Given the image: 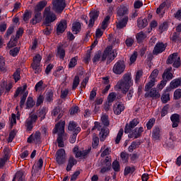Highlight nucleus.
Returning <instances> with one entry per match:
<instances>
[{
    "mask_svg": "<svg viewBox=\"0 0 181 181\" xmlns=\"http://www.w3.org/2000/svg\"><path fill=\"white\" fill-rule=\"evenodd\" d=\"M132 86H134L132 76L131 74L127 73L124 74L122 78L117 82L115 88L116 90H120L124 95H127V98L128 100H131L134 95V88H131Z\"/></svg>",
    "mask_w": 181,
    "mask_h": 181,
    "instance_id": "1",
    "label": "nucleus"
},
{
    "mask_svg": "<svg viewBox=\"0 0 181 181\" xmlns=\"http://www.w3.org/2000/svg\"><path fill=\"white\" fill-rule=\"evenodd\" d=\"M64 127H66V121L61 120L55 124L52 131V134L58 133L57 142L59 148H64V141L69 139V135L64 132Z\"/></svg>",
    "mask_w": 181,
    "mask_h": 181,
    "instance_id": "2",
    "label": "nucleus"
},
{
    "mask_svg": "<svg viewBox=\"0 0 181 181\" xmlns=\"http://www.w3.org/2000/svg\"><path fill=\"white\" fill-rule=\"evenodd\" d=\"M117 54H118L115 49L112 50V46H108L105 49L102 56L101 52L100 51L95 54L93 59V63L100 62V59H101L102 62H105V60L107 59V63H111V62H112L115 57H117Z\"/></svg>",
    "mask_w": 181,
    "mask_h": 181,
    "instance_id": "3",
    "label": "nucleus"
},
{
    "mask_svg": "<svg viewBox=\"0 0 181 181\" xmlns=\"http://www.w3.org/2000/svg\"><path fill=\"white\" fill-rule=\"evenodd\" d=\"M47 3L45 1H40L35 8L34 11V17L30 20V23L32 25H36L37 23H40V22H42V11H43V8Z\"/></svg>",
    "mask_w": 181,
    "mask_h": 181,
    "instance_id": "4",
    "label": "nucleus"
},
{
    "mask_svg": "<svg viewBox=\"0 0 181 181\" xmlns=\"http://www.w3.org/2000/svg\"><path fill=\"white\" fill-rule=\"evenodd\" d=\"M43 18L45 19L43 24L45 25V26H49L50 23L54 22V21L57 19L56 14L51 11L50 6L45 8Z\"/></svg>",
    "mask_w": 181,
    "mask_h": 181,
    "instance_id": "5",
    "label": "nucleus"
},
{
    "mask_svg": "<svg viewBox=\"0 0 181 181\" xmlns=\"http://www.w3.org/2000/svg\"><path fill=\"white\" fill-rule=\"evenodd\" d=\"M40 62H42V56L37 54L33 57V63L30 64V67L35 74H40L42 71V69H40Z\"/></svg>",
    "mask_w": 181,
    "mask_h": 181,
    "instance_id": "6",
    "label": "nucleus"
},
{
    "mask_svg": "<svg viewBox=\"0 0 181 181\" xmlns=\"http://www.w3.org/2000/svg\"><path fill=\"white\" fill-rule=\"evenodd\" d=\"M167 64H173L175 69L180 67V57H179L177 52L170 54L167 59Z\"/></svg>",
    "mask_w": 181,
    "mask_h": 181,
    "instance_id": "7",
    "label": "nucleus"
},
{
    "mask_svg": "<svg viewBox=\"0 0 181 181\" xmlns=\"http://www.w3.org/2000/svg\"><path fill=\"white\" fill-rule=\"evenodd\" d=\"M66 0H53L52 1V10L57 13H62L66 8Z\"/></svg>",
    "mask_w": 181,
    "mask_h": 181,
    "instance_id": "8",
    "label": "nucleus"
},
{
    "mask_svg": "<svg viewBox=\"0 0 181 181\" xmlns=\"http://www.w3.org/2000/svg\"><path fill=\"white\" fill-rule=\"evenodd\" d=\"M36 121H37V115L30 113L25 122L26 131H32V129H33V124H35Z\"/></svg>",
    "mask_w": 181,
    "mask_h": 181,
    "instance_id": "9",
    "label": "nucleus"
},
{
    "mask_svg": "<svg viewBox=\"0 0 181 181\" xmlns=\"http://www.w3.org/2000/svg\"><path fill=\"white\" fill-rule=\"evenodd\" d=\"M112 71L115 74H122V73L125 71V62H124V61L119 60L114 64Z\"/></svg>",
    "mask_w": 181,
    "mask_h": 181,
    "instance_id": "10",
    "label": "nucleus"
},
{
    "mask_svg": "<svg viewBox=\"0 0 181 181\" xmlns=\"http://www.w3.org/2000/svg\"><path fill=\"white\" fill-rule=\"evenodd\" d=\"M56 162L58 165H63L66 163V151L64 148L59 149L55 154Z\"/></svg>",
    "mask_w": 181,
    "mask_h": 181,
    "instance_id": "11",
    "label": "nucleus"
},
{
    "mask_svg": "<svg viewBox=\"0 0 181 181\" xmlns=\"http://www.w3.org/2000/svg\"><path fill=\"white\" fill-rule=\"evenodd\" d=\"M90 20L88 23L89 28H93L94 26V23L97 19H98V16H100V11L98 10H92L90 13Z\"/></svg>",
    "mask_w": 181,
    "mask_h": 181,
    "instance_id": "12",
    "label": "nucleus"
},
{
    "mask_svg": "<svg viewBox=\"0 0 181 181\" xmlns=\"http://www.w3.org/2000/svg\"><path fill=\"white\" fill-rule=\"evenodd\" d=\"M144 129L143 127L135 128L132 133L129 134V138H134V139H138V138H141L142 136V133Z\"/></svg>",
    "mask_w": 181,
    "mask_h": 181,
    "instance_id": "13",
    "label": "nucleus"
},
{
    "mask_svg": "<svg viewBox=\"0 0 181 181\" xmlns=\"http://www.w3.org/2000/svg\"><path fill=\"white\" fill-rule=\"evenodd\" d=\"M166 49V45L163 42H157L154 47L153 50V54H160V53H163Z\"/></svg>",
    "mask_w": 181,
    "mask_h": 181,
    "instance_id": "14",
    "label": "nucleus"
},
{
    "mask_svg": "<svg viewBox=\"0 0 181 181\" xmlns=\"http://www.w3.org/2000/svg\"><path fill=\"white\" fill-rule=\"evenodd\" d=\"M69 131L73 132V134H80L81 132V127H78V124L74 121H70L68 125Z\"/></svg>",
    "mask_w": 181,
    "mask_h": 181,
    "instance_id": "15",
    "label": "nucleus"
},
{
    "mask_svg": "<svg viewBox=\"0 0 181 181\" xmlns=\"http://www.w3.org/2000/svg\"><path fill=\"white\" fill-rule=\"evenodd\" d=\"M146 98H151L153 100H158V98H160V93H159V90H156V88H153L150 90L149 93H146L144 95Z\"/></svg>",
    "mask_w": 181,
    "mask_h": 181,
    "instance_id": "16",
    "label": "nucleus"
},
{
    "mask_svg": "<svg viewBox=\"0 0 181 181\" xmlns=\"http://www.w3.org/2000/svg\"><path fill=\"white\" fill-rule=\"evenodd\" d=\"M162 78L165 81H170L172 78H173V71H172V66H169L168 68L165 69Z\"/></svg>",
    "mask_w": 181,
    "mask_h": 181,
    "instance_id": "17",
    "label": "nucleus"
},
{
    "mask_svg": "<svg viewBox=\"0 0 181 181\" xmlns=\"http://www.w3.org/2000/svg\"><path fill=\"white\" fill-rule=\"evenodd\" d=\"M139 124V119H134L132 120L129 124H127L124 128L125 134H129L131 132V129L135 128L136 125Z\"/></svg>",
    "mask_w": 181,
    "mask_h": 181,
    "instance_id": "18",
    "label": "nucleus"
},
{
    "mask_svg": "<svg viewBox=\"0 0 181 181\" xmlns=\"http://www.w3.org/2000/svg\"><path fill=\"white\" fill-rule=\"evenodd\" d=\"M110 135V129L105 127H100V132L99 133V137L100 142H104L107 139V136Z\"/></svg>",
    "mask_w": 181,
    "mask_h": 181,
    "instance_id": "19",
    "label": "nucleus"
},
{
    "mask_svg": "<svg viewBox=\"0 0 181 181\" xmlns=\"http://www.w3.org/2000/svg\"><path fill=\"white\" fill-rule=\"evenodd\" d=\"M66 29H67V21L66 20H62L57 27V35H60V33H64Z\"/></svg>",
    "mask_w": 181,
    "mask_h": 181,
    "instance_id": "20",
    "label": "nucleus"
},
{
    "mask_svg": "<svg viewBox=\"0 0 181 181\" xmlns=\"http://www.w3.org/2000/svg\"><path fill=\"white\" fill-rule=\"evenodd\" d=\"M173 128H177L180 123V115L179 114H173L170 117Z\"/></svg>",
    "mask_w": 181,
    "mask_h": 181,
    "instance_id": "21",
    "label": "nucleus"
},
{
    "mask_svg": "<svg viewBox=\"0 0 181 181\" xmlns=\"http://www.w3.org/2000/svg\"><path fill=\"white\" fill-rule=\"evenodd\" d=\"M119 20V21L116 23L117 29H124V28H126L129 21L128 16H124L122 19L120 18Z\"/></svg>",
    "mask_w": 181,
    "mask_h": 181,
    "instance_id": "22",
    "label": "nucleus"
},
{
    "mask_svg": "<svg viewBox=\"0 0 181 181\" xmlns=\"http://www.w3.org/2000/svg\"><path fill=\"white\" fill-rule=\"evenodd\" d=\"M152 136L153 141L160 140V128H159V127L156 126L153 127L152 131Z\"/></svg>",
    "mask_w": 181,
    "mask_h": 181,
    "instance_id": "23",
    "label": "nucleus"
},
{
    "mask_svg": "<svg viewBox=\"0 0 181 181\" xmlns=\"http://www.w3.org/2000/svg\"><path fill=\"white\" fill-rule=\"evenodd\" d=\"M124 15H128V8L125 6H121L117 10V19H121Z\"/></svg>",
    "mask_w": 181,
    "mask_h": 181,
    "instance_id": "24",
    "label": "nucleus"
},
{
    "mask_svg": "<svg viewBox=\"0 0 181 181\" xmlns=\"http://www.w3.org/2000/svg\"><path fill=\"white\" fill-rule=\"evenodd\" d=\"M75 165H77V160L74 158L73 156H71L68 160V164L66 165V171L70 172V170L73 169V166H74Z\"/></svg>",
    "mask_w": 181,
    "mask_h": 181,
    "instance_id": "25",
    "label": "nucleus"
},
{
    "mask_svg": "<svg viewBox=\"0 0 181 181\" xmlns=\"http://www.w3.org/2000/svg\"><path fill=\"white\" fill-rule=\"evenodd\" d=\"M125 110V106L123 104H116L114 105L113 111L115 115H119Z\"/></svg>",
    "mask_w": 181,
    "mask_h": 181,
    "instance_id": "26",
    "label": "nucleus"
},
{
    "mask_svg": "<svg viewBox=\"0 0 181 181\" xmlns=\"http://www.w3.org/2000/svg\"><path fill=\"white\" fill-rule=\"evenodd\" d=\"M47 113V110L46 109V107H42L37 110V117H39L40 121H42L43 119H45V118H46Z\"/></svg>",
    "mask_w": 181,
    "mask_h": 181,
    "instance_id": "27",
    "label": "nucleus"
},
{
    "mask_svg": "<svg viewBox=\"0 0 181 181\" xmlns=\"http://www.w3.org/2000/svg\"><path fill=\"white\" fill-rule=\"evenodd\" d=\"M52 117H57L56 121H59L63 117V113H62L60 107H55L52 112Z\"/></svg>",
    "mask_w": 181,
    "mask_h": 181,
    "instance_id": "28",
    "label": "nucleus"
},
{
    "mask_svg": "<svg viewBox=\"0 0 181 181\" xmlns=\"http://www.w3.org/2000/svg\"><path fill=\"white\" fill-rule=\"evenodd\" d=\"M90 152H91V148L79 151V152L76 153V158H83V159H86V158H87V156H88V153H90Z\"/></svg>",
    "mask_w": 181,
    "mask_h": 181,
    "instance_id": "29",
    "label": "nucleus"
},
{
    "mask_svg": "<svg viewBox=\"0 0 181 181\" xmlns=\"http://www.w3.org/2000/svg\"><path fill=\"white\" fill-rule=\"evenodd\" d=\"M47 87L46 83H43V81H40L37 82L35 86V91H43Z\"/></svg>",
    "mask_w": 181,
    "mask_h": 181,
    "instance_id": "30",
    "label": "nucleus"
},
{
    "mask_svg": "<svg viewBox=\"0 0 181 181\" xmlns=\"http://www.w3.org/2000/svg\"><path fill=\"white\" fill-rule=\"evenodd\" d=\"M146 34L145 33H144L143 31L137 33L136 35V39L138 42V43H142V42H144V40L146 39Z\"/></svg>",
    "mask_w": 181,
    "mask_h": 181,
    "instance_id": "31",
    "label": "nucleus"
},
{
    "mask_svg": "<svg viewBox=\"0 0 181 181\" xmlns=\"http://www.w3.org/2000/svg\"><path fill=\"white\" fill-rule=\"evenodd\" d=\"M81 30V24L78 22L74 23L72 25V32L74 35H77Z\"/></svg>",
    "mask_w": 181,
    "mask_h": 181,
    "instance_id": "32",
    "label": "nucleus"
},
{
    "mask_svg": "<svg viewBox=\"0 0 181 181\" xmlns=\"http://www.w3.org/2000/svg\"><path fill=\"white\" fill-rule=\"evenodd\" d=\"M115 98H117V93L115 92L110 93L107 96V105L110 107L112 103L115 101Z\"/></svg>",
    "mask_w": 181,
    "mask_h": 181,
    "instance_id": "33",
    "label": "nucleus"
},
{
    "mask_svg": "<svg viewBox=\"0 0 181 181\" xmlns=\"http://www.w3.org/2000/svg\"><path fill=\"white\" fill-rule=\"evenodd\" d=\"M57 54L59 57V59L64 60V57H66V50H64L62 46H59L57 47Z\"/></svg>",
    "mask_w": 181,
    "mask_h": 181,
    "instance_id": "34",
    "label": "nucleus"
},
{
    "mask_svg": "<svg viewBox=\"0 0 181 181\" xmlns=\"http://www.w3.org/2000/svg\"><path fill=\"white\" fill-rule=\"evenodd\" d=\"M135 170H136L135 166H134V165H132V167L127 166L124 168V176H128V175H129V174L132 175V173H134V172H135Z\"/></svg>",
    "mask_w": 181,
    "mask_h": 181,
    "instance_id": "35",
    "label": "nucleus"
},
{
    "mask_svg": "<svg viewBox=\"0 0 181 181\" xmlns=\"http://www.w3.org/2000/svg\"><path fill=\"white\" fill-rule=\"evenodd\" d=\"M161 101L163 104H166L168 101H170V94L168 91H165L163 93L161 96Z\"/></svg>",
    "mask_w": 181,
    "mask_h": 181,
    "instance_id": "36",
    "label": "nucleus"
},
{
    "mask_svg": "<svg viewBox=\"0 0 181 181\" xmlns=\"http://www.w3.org/2000/svg\"><path fill=\"white\" fill-rule=\"evenodd\" d=\"M138 28L140 29H144V28H146L148 26V19L144 18L142 20H138Z\"/></svg>",
    "mask_w": 181,
    "mask_h": 181,
    "instance_id": "37",
    "label": "nucleus"
},
{
    "mask_svg": "<svg viewBox=\"0 0 181 181\" xmlns=\"http://www.w3.org/2000/svg\"><path fill=\"white\" fill-rule=\"evenodd\" d=\"M35 102L33 100V98L32 97H28L26 101V108L28 110L30 108H33L35 107Z\"/></svg>",
    "mask_w": 181,
    "mask_h": 181,
    "instance_id": "38",
    "label": "nucleus"
},
{
    "mask_svg": "<svg viewBox=\"0 0 181 181\" xmlns=\"http://www.w3.org/2000/svg\"><path fill=\"white\" fill-rule=\"evenodd\" d=\"M101 122L105 127H110V118L108 117V115H103L101 117Z\"/></svg>",
    "mask_w": 181,
    "mask_h": 181,
    "instance_id": "39",
    "label": "nucleus"
},
{
    "mask_svg": "<svg viewBox=\"0 0 181 181\" xmlns=\"http://www.w3.org/2000/svg\"><path fill=\"white\" fill-rule=\"evenodd\" d=\"M80 84V76L78 75L75 76L73 83H72V90H76Z\"/></svg>",
    "mask_w": 181,
    "mask_h": 181,
    "instance_id": "40",
    "label": "nucleus"
},
{
    "mask_svg": "<svg viewBox=\"0 0 181 181\" xmlns=\"http://www.w3.org/2000/svg\"><path fill=\"white\" fill-rule=\"evenodd\" d=\"M143 75H144V71H142V70H139L136 71V77L134 79L136 84H139V83H141V77H142Z\"/></svg>",
    "mask_w": 181,
    "mask_h": 181,
    "instance_id": "41",
    "label": "nucleus"
},
{
    "mask_svg": "<svg viewBox=\"0 0 181 181\" xmlns=\"http://www.w3.org/2000/svg\"><path fill=\"white\" fill-rule=\"evenodd\" d=\"M139 145H141L140 141H133L128 148L129 152H134V150L136 148V146H139Z\"/></svg>",
    "mask_w": 181,
    "mask_h": 181,
    "instance_id": "42",
    "label": "nucleus"
},
{
    "mask_svg": "<svg viewBox=\"0 0 181 181\" xmlns=\"http://www.w3.org/2000/svg\"><path fill=\"white\" fill-rule=\"evenodd\" d=\"M63 70V66H57L55 71L53 73V76L54 77H57V78H59V77H62V71Z\"/></svg>",
    "mask_w": 181,
    "mask_h": 181,
    "instance_id": "43",
    "label": "nucleus"
},
{
    "mask_svg": "<svg viewBox=\"0 0 181 181\" xmlns=\"http://www.w3.org/2000/svg\"><path fill=\"white\" fill-rule=\"evenodd\" d=\"M77 60H78V57L71 58L69 64V68L73 69V67H76L77 66Z\"/></svg>",
    "mask_w": 181,
    "mask_h": 181,
    "instance_id": "44",
    "label": "nucleus"
},
{
    "mask_svg": "<svg viewBox=\"0 0 181 181\" xmlns=\"http://www.w3.org/2000/svg\"><path fill=\"white\" fill-rule=\"evenodd\" d=\"M110 19H111V17H110V16H107L104 18L103 21L102 22V29H103V30H105V29L108 28V22H110Z\"/></svg>",
    "mask_w": 181,
    "mask_h": 181,
    "instance_id": "45",
    "label": "nucleus"
},
{
    "mask_svg": "<svg viewBox=\"0 0 181 181\" xmlns=\"http://www.w3.org/2000/svg\"><path fill=\"white\" fill-rule=\"evenodd\" d=\"M155 81L156 79H151V81L146 84L144 91H148L151 90V88L155 86Z\"/></svg>",
    "mask_w": 181,
    "mask_h": 181,
    "instance_id": "46",
    "label": "nucleus"
},
{
    "mask_svg": "<svg viewBox=\"0 0 181 181\" xmlns=\"http://www.w3.org/2000/svg\"><path fill=\"white\" fill-rule=\"evenodd\" d=\"M124 135V129H120L118 132V134L117 135V137L115 139V144H118L121 141V139L122 138V136Z\"/></svg>",
    "mask_w": 181,
    "mask_h": 181,
    "instance_id": "47",
    "label": "nucleus"
},
{
    "mask_svg": "<svg viewBox=\"0 0 181 181\" xmlns=\"http://www.w3.org/2000/svg\"><path fill=\"white\" fill-rule=\"evenodd\" d=\"M13 77L16 81L18 83L19 80H21V69H17L16 71L14 72Z\"/></svg>",
    "mask_w": 181,
    "mask_h": 181,
    "instance_id": "48",
    "label": "nucleus"
},
{
    "mask_svg": "<svg viewBox=\"0 0 181 181\" xmlns=\"http://www.w3.org/2000/svg\"><path fill=\"white\" fill-rule=\"evenodd\" d=\"M155 122H156L155 118L150 119L146 124L147 129L148 130L152 129V128H153V125H155Z\"/></svg>",
    "mask_w": 181,
    "mask_h": 181,
    "instance_id": "49",
    "label": "nucleus"
},
{
    "mask_svg": "<svg viewBox=\"0 0 181 181\" xmlns=\"http://www.w3.org/2000/svg\"><path fill=\"white\" fill-rule=\"evenodd\" d=\"M52 30H53V28L50 25L47 26L44 30H42L43 35H45V36H49L52 33Z\"/></svg>",
    "mask_w": 181,
    "mask_h": 181,
    "instance_id": "50",
    "label": "nucleus"
},
{
    "mask_svg": "<svg viewBox=\"0 0 181 181\" xmlns=\"http://www.w3.org/2000/svg\"><path fill=\"white\" fill-rule=\"evenodd\" d=\"M168 22H163L160 26H159V31L160 33H163V32L168 30Z\"/></svg>",
    "mask_w": 181,
    "mask_h": 181,
    "instance_id": "51",
    "label": "nucleus"
},
{
    "mask_svg": "<svg viewBox=\"0 0 181 181\" xmlns=\"http://www.w3.org/2000/svg\"><path fill=\"white\" fill-rule=\"evenodd\" d=\"M5 58L4 57L0 56V71H5Z\"/></svg>",
    "mask_w": 181,
    "mask_h": 181,
    "instance_id": "52",
    "label": "nucleus"
},
{
    "mask_svg": "<svg viewBox=\"0 0 181 181\" xmlns=\"http://www.w3.org/2000/svg\"><path fill=\"white\" fill-rule=\"evenodd\" d=\"M31 16H32V13H30V12H29L28 11H25L23 14L24 22H26V23H28V22H29V19H30Z\"/></svg>",
    "mask_w": 181,
    "mask_h": 181,
    "instance_id": "53",
    "label": "nucleus"
},
{
    "mask_svg": "<svg viewBox=\"0 0 181 181\" xmlns=\"http://www.w3.org/2000/svg\"><path fill=\"white\" fill-rule=\"evenodd\" d=\"M9 148H5L4 149V156L3 158L9 160V158H11V154H10Z\"/></svg>",
    "mask_w": 181,
    "mask_h": 181,
    "instance_id": "54",
    "label": "nucleus"
},
{
    "mask_svg": "<svg viewBox=\"0 0 181 181\" xmlns=\"http://www.w3.org/2000/svg\"><path fill=\"white\" fill-rule=\"evenodd\" d=\"M98 144H100V138H98V136H94L93 137V148H97L98 146Z\"/></svg>",
    "mask_w": 181,
    "mask_h": 181,
    "instance_id": "55",
    "label": "nucleus"
},
{
    "mask_svg": "<svg viewBox=\"0 0 181 181\" xmlns=\"http://www.w3.org/2000/svg\"><path fill=\"white\" fill-rule=\"evenodd\" d=\"M40 136H41V133L40 132L37 131L34 134H33V141L34 142H36V144H37V142L40 141Z\"/></svg>",
    "mask_w": 181,
    "mask_h": 181,
    "instance_id": "56",
    "label": "nucleus"
},
{
    "mask_svg": "<svg viewBox=\"0 0 181 181\" xmlns=\"http://www.w3.org/2000/svg\"><path fill=\"white\" fill-rule=\"evenodd\" d=\"M43 101H45V96L40 95L37 98L36 107H40L41 104H43Z\"/></svg>",
    "mask_w": 181,
    "mask_h": 181,
    "instance_id": "57",
    "label": "nucleus"
},
{
    "mask_svg": "<svg viewBox=\"0 0 181 181\" xmlns=\"http://www.w3.org/2000/svg\"><path fill=\"white\" fill-rule=\"evenodd\" d=\"M19 50H21L20 48L15 47V48L11 49L9 53H10L11 56H13V57H15L18 56V53H19Z\"/></svg>",
    "mask_w": 181,
    "mask_h": 181,
    "instance_id": "58",
    "label": "nucleus"
},
{
    "mask_svg": "<svg viewBox=\"0 0 181 181\" xmlns=\"http://www.w3.org/2000/svg\"><path fill=\"white\" fill-rule=\"evenodd\" d=\"M181 98V89H177L174 92V100H180Z\"/></svg>",
    "mask_w": 181,
    "mask_h": 181,
    "instance_id": "59",
    "label": "nucleus"
},
{
    "mask_svg": "<svg viewBox=\"0 0 181 181\" xmlns=\"http://www.w3.org/2000/svg\"><path fill=\"white\" fill-rule=\"evenodd\" d=\"M169 110V105H165L161 110V117H163L168 115V111Z\"/></svg>",
    "mask_w": 181,
    "mask_h": 181,
    "instance_id": "60",
    "label": "nucleus"
},
{
    "mask_svg": "<svg viewBox=\"0 0 181 181\" xmlns=\"http://www.w3.org/2000/svg\"><path fill=\"white\" fill-rule=\"evenodd\" d=\"M14 30H15V28H13V25L10 26V27L7 29V31H6V35H5L6 37L8 38L9 36H10L11 35H12V33H13Z\"/></svg>",
    "mask_w": 181,
    "mask_h": 181,
    "instance_id": "61",
    "label": "nucleus"
},
{
    "mask_svg": "<svg viewBox=\"0 0 181 181\" xmlns=\"http://www.w3.org/2000/svg\"><path fill=\"white\" fill-rule=\"evenodd\" d=\"M112 169L115 172H119V162L115 160L112 163Z\"/></svg>",
    "mask_w": 181,
    "mask_h": 181,
    "instance_id": "62",
    "label": "nucleus"
},
{
    "mask_svg": "<svg viewBox=\"0 0 181 181\" xmlns=\"http://www.w3.org/2000/svg\"><path fill=\"white\" fill-rule=\"evenodd\" d=\"M45 100H47L48 103H51V101H53V92L48 91L47 93V96L45 98Z\"/></svg>",
    "mask_w": 181,
    "mask_h": 181,
    "instance_id": "63",
    "label": "nucleus"
},
{
    "mask_svg": "<svg viewBox=\"0 0 181 181\" xmlns=\"http://www.w3.org/2000/svg\"><path fill=\"white\" fill-rule=\"evenodd\" d=\"M170 37L172 42L176 43V42L179 40V34L177 33H174Z\"/></svg>",
    "mask_w": 181,
    "mask_h": 181,
    "instance_id": "64",
    "label": "nucleus"
}]
</instances>
